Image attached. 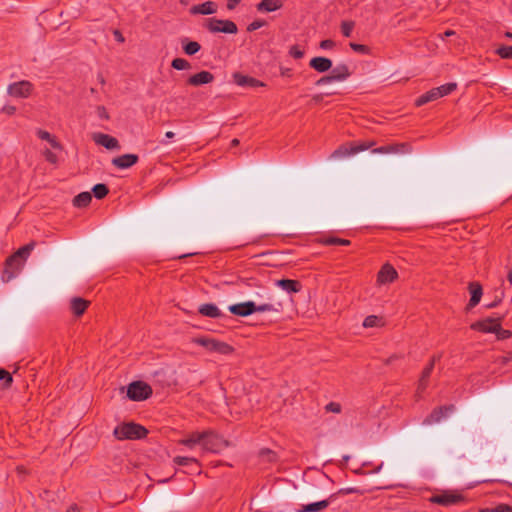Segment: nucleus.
Masks as SVG:
<instances>
[{
  "label": "nucleus",
  "instance_id": "nucleus-1",
  "mask_svg": "<svg viewBox=\"0 0 512 512\" xmlns=\"http://www.w3.org/2000/svg\"><path fill=\"white\" fill-rule=\"evenodd\" d=\"M33 248L34 243H29L19 248L14 254L6 259L5 267L1 276L4 283L10 282L20 273Z\"/></svg>",
  "mask_w": 512,
  "mask_h": 512
},
{
  "label": "nucleus",
  "instance_id": "nucleus-2",
  "mask_svg": "<svg viewBox=\"0 0 512 512\" xmlns=\"http://www.w3.org/2000/svg\"><path fill=\"white\" fill-rule=\"evenodd\" d=\"M228 310L230 311V313L236 316L247 317L255 312H278L279 308L272 303H263L260 305H256V303L253 301H247L243 303L230 305L228 307Z\"/></svg>",
  "mask_w": 512,
  "mask_h": 512
},
{
  "label": "nucleus",
  "instance_id": "nucleus-3",
  "mask_svg": "<svg viewBox=\"0 0 512 512\" xmlns=\"http://www.w3.org/2000/svg\"><path fill=\"white\" fill-rule=\"evenodd\" d=\"M147 429L135 423H123L115 427L113 434L118 440H137L146 437Z\"/></svg>",
  "mask_w": 512,
  "mask_h": 512
},
{
  "label": "nucleus",
  "instance_id": "nucleus-4",
  "mask_svg": "<svg viewBox=\"0 0 512 512\" xmlns=\"http://www.w3.org/2000/svg\"><path fill=\"white\" fill-rule=\"evenodd\" d=\"M202 26L212 34H236L238 32L236 23L228 19L224 20L216 17L206 18L203 21Z\"/></svg>",
  "mask_w": 512,
  "mask_h": 512
},
{
  "label": "nucleus",
  "instance_id": "nucleus-5",
  "mask_svg": "<svg viewBox=\"0 0 512 512\" xmlns=\"http://www.w3.org/2000/svg\"><path fill=\"white\" fill-rule=\"evenodd\" d=\"M193 342L198 344L204 348H206L210 352H217L222 355L231 354L233 352V347L227 344L226 342H222L216 340L214 338L209 337H199L194 338Z\"/></svg>",
  "mask_w": 512,
  "mask_h": 512
},
{
  "label": "nucleus",
  "instance_id": "nucleus-6",
  "mask_svg": "<svg viewBox=\"0 0 512 512\" xmlns=\"http://www.w3.org/2000/svg\"><path fill=\"white\" fill-rule=\"evenodd\" d=\"M152 395V388L145 382L135 381L129 384L127 396L132 401H143Z\"/></svg>",
  "mask_w": 512,
  "mask_h": 512
},
{
  "label": "nucleus",
  "instance_id": "nucleus-7",
  "mask_svg": "<svg viewBox=\"0 0 512 512\" xmlns=\"http://www.w3.org/2000/svg\"><path fill=\"white\" fill-rule=\"evenodd\" d=\"M205 436L202 440V447L209 452L218 453L228 446L226 440L213 431L202 432Z\"/></svg>",
  "mask_w": 512,
  "mask_h": 512
},
{
  "label": "nucleus",
  "instance_id": "nucleus-8",
  "mask_svg": "<svg viewBox=\"0 0 512 512\" xmlns=\"http://www.w3.org/2000/svg\"><path fill=\"white\" fill-rule=\"evenodd\" d=\"M33 84L30 81L22 80L8 85L7 93L14 98H28L33 91Z\"/></svg>",
  "mask_w": 512,
  "mask_h": 512
},
{
  "label": "nucleus",
  "instance_id": "nucleus-9",
  "mask_svg": "<svg viewBox=\"0 0 512 512\" xmlns=\"http://www.w3.org/2000/svg\"><path fill=\"white\" fill-rule=\"evenodd\" d=\"M464 500V497L456 492L444 491L440 494L431 496L430 502L441 506H451L458 504Z\"/></svg>",
  "mask_w": 512,
  "mask_h": 512
},
{
  "label": "nucleus",
  "instance_id": "nucleus-10",
  "mask_svg": "<svg viewBox=\"0 0 512 512\" xmlns=\"http://www.w3.org/2000/svg\"><path fill=\"white\" fill-rule=\"evenodd\" d=\"M454 411V405L442 406L435 408L423 421L425 425L439 423Z\"/></svg>",
  "mask_w": 512,
  "mask_h": 512
},
{
  "label": "nucleus",
  "instance_id": "nucleus-11",
  "mask_svg": "<svg viewBox=\"0 0 512 512\" xmlns=\"http://www.w3.org/2000/svg\"><path fill=\"white\" fill-rule=\"evenodd\" d=\"M398 277L396 269L389 263H385L377 274V284L385 285L392 283Z\"/></svg>",
  "mask_w": 512,
  "mask_h": 512
},
{
  "label": "nucleus",
  "instance_id": "nucleus-12",
  "mask_svg": "<svg viewBox=\"0 0 512 512\" xmlns=\"http://www.w3.org/2000/svg\"><path fill=\"white\" fill-rule=\"evenodd\" d=\"M499 323L500 319L487 318L473 323L471 329L484 333H495L496 330H499Z\"/></svg>",
  "mask_w": 512,
  "mask_h": 512
},
{
  "label": "nucleus",
  "instance_id": "nucleus-13",
  "mask_svg": "<svg viewBox=\"0 0 512 512\" xmlns=\"http://www.w3.org/2000/svg\"><path fill=\"white\" fill-rule=\"evenodd\" d=\"M337 498V494H331L327 499L321 500L318 502L310 503L307 505H303L296 512H322L324 511L330 503H332Z\"/></svg>",
  "mask_w": 512,
  "mask_h": 512
},
{
  "label": "nucleus",
  "instance_id": "nucleus-14",
  "mask_svg": "<svg viewBox=\"0 0 512 512\" xmlns=\"http://www.w3.org/2000/svg\"><path fill=\"white\" fill-rule=\"evenodd\" d=\"M93 140L97 145H101L108 150H118L120 149L119 141L108 134L97 133L93 135Z\"/></svg>",
  "mask_w": 512,
  "mask_h": 512
},
{
  "label": "nucleus",
  "instance_id": "nucleus-15",
  "mask_svg": "<svg viewBox=\"0 0 512 512\" xmlns=\"http://www.w3.org/2000/svg\"><path fill=\"white\" fill-rule=\"evenodd\" d=\"M218 10V5L213 1H206L201 4H196L190 7L189 13L191 15H212Z\"/></svg>",
  "mask_w": 512,
  "mask_h": 512
},
{
  "label": "nucleus",
  "instance_id": "nucleus-16",
  "mask_svg": "<svg viewBox=\"0 0 512 512\" xmlns=\"http://www.w3.org/2000/svg\"><path fill=\"white\" fill-rule=\"evenodd\" d=\"M440 359V356H433L429 364L422 371L421 377L419 379L417 393L420 394L425 391L428 386L429 377L434 369L435 362Z\"/></svg>",
  "mask_w": 512,
  "mask_h": 512
},
{
  "label": "nucleus",
  "instance_id": "nucleus-17",
  "mask_svg": "<svg viewBox=\"0 0 512 512\" xmlns=\"http://www.w3.org/2000/svg\"><path fill=\"white\" fill-rule=\"evenodd\" d=\"M139 160L136 154H123L112 159V164L119 169H128Z\"/></svg>",
  "mask_w": 512,
  "mask_h": 512
},
{
  "label": "nucleus",
  "instance_id": "nucleus-18",
  "mask_svg": "<svg viewBox=\"0 0 512 512\" xmlns=\"http://www.w3.org/2000/svg\"><path fill=\"white\" fill-rule=\"evenodd\" d=\"M213 80H214V75L211 72L201 71L199 73L191 75L187 80V84L197 87V86L209 84Z\"/></svg>",
  "mask_w": 512,
  "mask_h": 512
},
{
  "label": "nucleus",
  "instance_id": "nucleus-19",
  "mask_svg": "<svg viewBox=\"0 0 512 512\" xmlns=\"http://www.w3.org/2000/svg\"><path fill=\"white\" fill-rule=\"evenodd\" d=\"M309 66L319 73H324L332 68V61L326 57H314L310 60Z\"/></svg>",
  "mask_w": 512,
  "mask_h": 512
},
{
  "label": "nucleus",
  "instance_id": "nucleus-20",
  "mask_svg": "<svg viewBox=\"0 0 512 512\" xmlns=\"http://www.w3.org/2000/svg\"><path fill=\"white\" fill-rule=\"evenodd\" d=\"M330 77L334 82H341L350 77L351 72L346 64H338L331 68Z\"/></svg>",
  "mask_w": 512,
  "mask_h": 512
},
{
  "label": "nucleus",
  "instance_id": "nucleus-21",
  "mask_svg": "<svg viewBox=\"0 0 512 512\" xmlns=\"http://www.w3.org/2000/svg\"><path fill=\"white\" fill-rule=\"evenodd\" d=\"M233 79H234V82L238 85V86H249V87H260V86H264V83L259 81L258 79H255L253 77H249V76H246V75H243L239 72H236L233 74Z\"/></svg>",
  "mask_w": 512,
  "mask_h": 512
},
{
  "label": "nucleus",
  "instance_id": "nucleus-22",
  "mask_svg": "<svg viewBox=\"0 0 512 512\" xmlns=\"http://www.w3.org/2000/svg\"><path fill=\"white\" fill-rule=\"evenodd\" d=\"M276 286L280 287L287 293H298L302 289V284L298 280L280 279L276 281Z\"/></svg>",
  "mask_w": 512,
  "mask_h": 512
},
{
  "label": "nucleus",
  "instance_id": "nucleus-23",
  "mask_svg": "<svg viewBox=\"0 0 512 512\" xmlns=\"http://www.w3.org/2000/svg\"><path fill=\"white\" fill-rule=\"evenodd\" d=\"M283 7L282 0H262L256 5L257 11L261 13L274 12Z\"/></svg>",
  "mask_w": 512,
  "mask_h": 512
},
{
  "label": "nucleus",
  "instance_id": "nucleus-24",
  "mask_svg": "<svg viewBox=\"0 0 512 512\" xmlns=\"http://www.w3.org/2000/svg\"><path fill=\"white\" fill-rule=\"evenodd\" d=\"M198 312L205 317L209 318H221L223 316V313L221 310L217 307V305L213 303H205L199 306Z\"/></svg>",
  "mask_w": 512,
  "mask_h": 512
},
{
  "label": "nucleus",
  "instance_id": "nucleus-25",
  "mask_svg": "<svg viewBox=\"0 0 512 512\" xmlns=\"http://www.w3.org/2000/svg\"><path fill=\"white\" fill-rule=\"evenodd\" d=\"M469 291H470V294H471V298L469 300V303H468V308H473L475 307L481 300V297H482V287L479 283L477 282H471L469 284Z\"/></svg>",
  "mask_w": 512,
  "mask_h": 512
},
{
  "label": "nucleus",
  "instance_id": "nucleus-26",
  "mask_svg": "<svg viewBox=\"0 0 512 512\" xmlns=\"http://www.w3.org/2000/svg\"><path fill=\"white\" fill-rule=\"evenodd\" d=\"M89 301L80 298V297H74L71 299L70 302V308L74 315L81 316L89 306Z\"/></svg>",
  "mask_w": 512,
  "mask_h": 512
},
{
  "label": "nucleus",
  "instance_id": "nucleus-27",
  "mask_svg": "<svg viewBox=\"0 0 512 512\" xmlns=\"http://www.w3.org/2000/svg\"><path fill=\"white\" fill-rule=\"evenodd\" d=\"M204 434L202 432H193L187 438L181 439L179 441L180 444L187 446L189 448L194 447L196 444L202 445V440L204 438Z\"/></svg>",
  "mask_w": 512,
  "mask_h": 512
},
{
  "label": "nucleus",
  "instance_id": "nucleus-28",
  "mask_svg": "<svg viewBox=\"0 0 512 512\" xmlns=\"http://www.w3.org/2000/svg\"><path fill=\"white\" fill-rule=\"evenodd\" d=\"M441 98L437 88H432L425 94L421 95L415 102L416 106H422L428 102L435 101Z\"/></svg>",
  "mask_w": 512,
  "mask_h": 512
},
{
  "label": "nucleus",
  "instance_id": "nucleus-29",
  "mask_svg": "<svg viewBox=\"0 0 512 512\" xmlns=\"http://www.w3.org/2000/svg\"><path fill=\"white\" fill-rule=\"evenodd\" d=\"M173 462L178 466H193V471H198L200 466L198 460L192 457L176 456Z\"/></svg>",
  "mask_w": 512,
  "mask_h": 512
},
{
  "label": "nucleus",
  "instance_id": "nucleus-30",
  "mask_svg": "<svg viewBox=\"0 0 512 512\" xmlns=\"http://www.w3.org/2000/svg\"><path fill=\"white\" fill-rule=\"evenodd\" d=\"M37 136L41 139V140H45L47 141L52 148L54 149H58V150H61L62 149V145L60 144L59 141H57V139L55 138V136H53L52 134H50L48 131H45V130H37L36 132Z\"/></svg>",
  "mask_w": 512,
  "mask_h": 512
},
{
  "label": "nucleus",
  "instance_id": "nucleus-31",
  "mask_svg": "<svg viewBox=\"0 0 512 512\" xmlns=\"http://www.w3.org/2000/svg\"><path fill=\"white\" fill-rule=\"evenodd\" d=\"M92 196L90 192H81L73 199V205L78 208L86 207L90 204Z\"/></svg>",
  "mask_w": 512,
  "mask_h": 512
},
{
  "label": "nucleus",
  "instance_id": "nucleus-32",
  "mask_svg": "<svg viewBox=\"0 0 512 512\" xmlns=\"http://www.w3.org/2000/svg\"><path fill=\"white\" fill-rule=\"evenodd\" d=\"M352 155H354V152H352V145L350 147L346 145H341L331 154L330 158L343 159Z\"/></svg>",
  "mask_w": 512,
  "mask_h": 512
},
{
  "label": "nucleus",
  "instance_id": "nucleus-33",
  "mask_svg": "<svg viewBox=\"0 0 512 512\" xmlns=\"http://www.w3.org/2000/svg\"><path fill=\"white\" fill-rule=\"evenodd\" d=\"M405 147H397L394 145L381 146L379 148H375L372 152L379 154H388V153H398L406 151Z\"/></svg>",
  "mask_w": 512,
  "mask_h": 512
},
{
  "label": "nucleus",
  "instance_id": "nucleus-34",
  "mask_svg": "<svg viewBox=\"0 0 512 512\" xmlns=\"http://www.w3.org/2000/svg\"><path fill=\"white\" fill-rule=\"evenodd\" d=\"M92 191L97 199H103L109 193L108 187L102 183L96 184Z\"/></svg>",
  "mask_w": 512,
  "mask_h": 512
},
{
  "label": "nucleus",
  "instance_id": "nucleus-35",
  "mask_svg": "<svg viewBox=\"0 0 512 512\" xmlns=\"http://www.w3.org/2000/svg\"><path fill=\"white\" fill-rule=\"evenodd\" d=\"M436 88L438 89V93L440 94V97H444V96L452 93L457 88V84L454 82H451V83L443 84Z\"/></svg>",
  "mask_w": 512,
  "mask_h": 512
},
{
  "label": "nucleus",
  "instance_id": "nucleus-36",
  "mask_svg": "<svg viewBox=\"0 0 512 512\" xmlns=\"http://www.w3.org/2000/svg\"><path fill=\"white\" fill-rule=\"evenodd\" d=\"M201 49V46L196 41H189L183 45V50L187 55H194Z\"/></svg>",
  "mask_w": 512,
  "mask_h": 512
},
{
  "label": "nucleus",
  "instance_id": "nucleus-37",
  "mask_svg": "<svg viewBox=\"0 0 512 512\" xmlns=\"http://www.w3.org/2000/svg\"><path fill=\"white\" fill-rule=\"evenodd\" d=\"M495 52L503 59H512V46L502 45Z\"/></svg>",
  "mask_w": 512,
  "mask_h": 512
},
{
  "label": "nucleus",
  "instance_id": "nucleus-38",
  "mask_svg": "<svg viewBox=\"0 0 512 512\" xmlns=\"http://www.w3.org/2000/svg\"><path fill=\"white\" fill-rule=\"evenodd\" d=\"M171 66L176 70H186L191 67L190 63L184 58H175Z\"/></svg>",
  "mask_w": 512,
  "mask_h": 512
},
{
  "label": "nucleus",
  "instance_id": "nucleus-39",
  "mask_svg": "<svg viewBox=\"0 0 512 512\" xmlns=\"http://www.w3.org/2000/svg\"><path fill=\"white\" fill-rule=\"evenodd\" d=\"M324 244L326 245H343V246H348L350 245V240H347V239H342V238H338V237H328L324 240L323 242Z\"/></svg>",
  "mask_w": 512,
  "mask_h": 512
},
{
  "label": "nucleus",
  "instance_id": "nucleus-40",
  "mask_svg": "<svg viewBox=\"0 0 512 512\" xmlns=\"http://www.w3.org/2000/svg\"><path fill=\"white\" fill-rule=\"evenodd\" d=\"M380 322H381V318H379L376 315H370L364 319L363 326L365 328H372V327L378 326L380 324Z\"/></svg>",
  "mask_w": 512,
  "mask_h": 512
},
{
  "label": "nucleus",
  "instance_id": "nucleus-41",
  "mask_svg": "<svg viewBox=\"0 0 512 512\" xmlns=\"http://www.w3.org/2000/svg\"><path fill=\"white\" fill-rule=\"evenodd\" d=\"M354 22L353 21H343L341 23V32L345 37H350L352 34V31L354 29Z\"/></svg>",
  "mask_w": 512,
  "mask_h": 512
},
{
  "label": "nucleus",
  "instance_id": "nucleus-42",
  "mask_svg": "<svg viewBox=\"0 0 512 512\" xmlns=\"http://www.w3.org/2000/svg\"><path fill=\"white\" fill-rule=\"evenodd\" d=\"M0 380H4L5 388H9L13 382V378H12L11 374L3 368H0Z\"/></svg>",
  "mask_w": 512,
  "mask_h": 512
},
{
  "label": "nucleus",
  "instance_id": "nucleus-43",
  "mask_svg": "<svg viewBox=\"0 0 512 512\" xmlns=\"http://www.w3.org/2000/svg\"><path fill=\"white\" fill-rule=\"evenodd\" d=\"M374 145V142H363L361 144H353L352 145V152H354V155L359 153V152H362V151H365V150H368L370 149L372 146Z\"/></svg>",
  "mask_w": 512,
  "mask_h": 512
},
{
  "label": "nucleus",
  "instance_id": "nucleus-44",
  "mask_svg": "<svg viewBox=\"0 0 512 512\" xmlns=\"http://www.w3.org/2000/svg\"><path fill=\"white\" fill-rule=\"evenodd\" d=\"M350 48L354 51V52H357V53H360V54H369L370 52V49L368 46L366 45H363V44H357V43H353L351 42L349 44Z\"/></svg>",
  "mask_w": 512,
  "mask_h": 512
},
{
  "label": "nucleus",
  "instance_id": "nucleus-45",
  "mask_svg": "<svg viewBox=\"0 0 512 512\" xmlns=\"http://www.w3.org/2000/svg\"><path fill=\"white\" fill-rule=\"evenodd\" d=\"M495 334L500 340L509 339L512 337V332L510 330L502 329L501 322L499 323V330H496Z\"/></svg>",
  "mask_w": 512,
  "mask_h": 512
},
{
  "label": "nucleus",
  "instance_id": "nucleus-46",
  "mask_svg": "<svg viewBox=\"0 0 512 512\" xmlns=\"http://www.w3.org/2000/svg\"><path fill=\"white\" fill-rule=\"evenodd\" d=\"M481 512H512V507L507 504H500L495 508L482 510Z\"/></svg>",
  "mask_w": 512,
  "mask_h": 512
},
{
  "label": "nucleus",
  "instance_id": "nucleus-47",
  "mask_svg": "<svg viewBox=\"0 0 512 512\" xmlns=\"http://www.w3.org/2000/svg\"><path fill=\"white\" fill-rule=\"evenodd\" d=\"M289 54L294 59H301L304 56V51L301 50L299 46L293 45L289 50Z\"/></svg>",
  "mask_w": 512,
  "mask_h": 512
},
{
  "label": "nucleus",
  "instance_id": "nucleus-48",
  "mask_svg": "<svg viewBox=\"0 0 512 512\" xmlns=\"http://www.w3.org/2000/svg\"><path fill=\"white\" fill-rule=\"evenodd\" d=\"M43 156L45 157L46 161L51 164H56L58 162L57 155L49 149H45L43 151Z\"/></svg>",
  "mask_w": 512,
  "mask_h": 512
},
{
  "label": "nucleus",
  "instance_id": "nucleus-49",
  "mask_svg": "<svg viewBox=\"0 0 512 512\" xmlns=\"http://www.w3.org/2000/svg\"><path fill=\"white\" fill-rule=\"evenodd\" d=\"M325 410L327 412L332 413H340L341 412V405L337 402H330L325 406Z\"/></svg>",
  "mask_w": 512,
  "mask_h": 512
},
{
  "label": "nucleus",
  "instance_id": "nucleus-50",
  "mask_svg": "<svg viewBox=\"0 0 512 512\" xmlns=\"http://www.w3.org/2000/svg\"><path fill=\"white\" fill-rule=\"evenodd\" d=\"M265 25V21L263 20H254L253 22H251L248 27H247V30L248 31H255L259 28H261L262 26Z\"/></svg>",
  "mask_w": 512,
  "mask_h": 512
},
{
  "label": "nucleus",
  "instance_id": "nucleus-51",
  "mask_svg": "<svg viewBox=\"0 0 512 512\" xmlns=\"http://www.w3.org/2000/svg\"><path fill=\"white\" fill-rule=\"evenodd\" d=\"M335 46V42L330 39L322 40L320 42V48L324 50L332 49Z\"/></svg>",
  "mask_w": 512,
  "mask_h": 512
},
{
  "label": "nucleus",
  "instance_id": "nucleus-52",
  "mask_svg": "<svg viewBox=\"0 0 512 512\" xmlns=\"http://www.w3.org/2000/svg\"><path fill=\"white\" fill-rule=\"evenodd\" d=\"M332 82H334V81L332 80L330 75H326V76L321 77L319 80H317L316 85L321 86V85L329 84Z\"/></svg>",
  "mask_w": 512,
  "mask_h": 512
},
{
  "label": "nucleus",
  "instance_id": "nucleus-53",
  "mask_svg": "<svg viewBox=\"0 0 512 512\" xmlns=\"http://www.w3.org/2000/svg\"><path fill=\"white\" fill-rule=\"evenodd\" d=\"M97 113H98V116H99L100 118H102V119H108V118H109V115H108V113H107V111H106L105 107H103V106H99V107L97 108Z\"/></svg>",
  "mask_w": 512,
  "mask_h": 512
},
{
  "label": "nucleus",
  "instance_id": "nucleus-54",
  "mask_svg": "<svg viewBox=\"0 0 512 512\" xmlns=\"http://www.w3.org/2000/svg\"><path fill=\"white\" fill-rule=\"evenodd\" d=\"M16 111V108L14 106H11V105H5L3 108H2V112L3 113H6L8 115H13Z\"/></svg>",
  "mask_w": 512,
  "mask_h": 512
},
{
  "label": "nucleus",
  "instance_id": "nucleus-55",
  "mask_svg": "<svg viewBox=\"0 0 512 512\" xmlns=\"http://www.w3.org/2000/svg\"><path fill=\"white\" fill-rule=\"evenodd\" d=\"M241 0H227V9L234 10Z\"/></svg>",
  "mask_w": 512,
  "mask_h": 512
},
{
  "label": "nucleus",
  "instance_id": "nucleus-56",
  "mask_svg": "<svg viewBox=\"0 0 512 512\" xmlns=\"http://www.w3.org/2000/svg\"><path fill=\"white\" fill-rule=\"evenodd\" d=\"M245 284L249 287H260L259 282L253 278L246 279Z\"/></svg>",
  "mask_w": 512,
  "mask_h": 512
},
{
  "label": "nucleus",
  "instance_id": "nucleus-57",
  "mask_svg": "<svg viewBox=\"0 0 512 512\" xmlns=\"http://www.w3.org/2000/svg\"><path fill=\"white\" fill-rule=\"evenodd\" d=\"M114 36H115V39H116L117 41H119V42H124V37H123V35L121 34V32H120V31L115 30V31H114Z\"/></svg>",
  "mask_w": 512,
  "mask_h": 512
},
{
  "label": "nucleus",
  "instance_id": "nucleus-58",
  "mask_svg": "<svg viewBox=\"0 0 512 512\" xmlns=\"http://www.w3.org/2000/svg\"><path fill=\"white\" fill-rule=\"evenodd\" d=\"M356 492V489L355 488H347V489H341L339 490L338 493H336L337 495L340 494V493H343V494H349V493H354Z\"/></svg>",
  "mask_w": 512,
  "mask_h": 512
},
{
  "label": "nucleus",
  "instance_id": "nucleus-59",
  "mask_svg": "<svg viewBox=\"0 0 512 512\" xmlns=\"http://www.w3.org/2000/svg\"><path fill=\"white\" fill-rule=\"evenodd\" d=\"M97 79H98V82H99L101 85H104V84H105V79H104V76H103L102 74H98Z\"/></svg>",
  "mask_w": 512,
  "mask_h": 512
},
{
  "label": "nucleus",
  "instance_id": "nucleus-60",
  "mask_svg": "<svg viewBox=\"0 0 512 512\" xmlns=\"http://www.w3.org/2000/svg\"><path fill=\"white\" fill-rule=\"evenodd\" d=\"M165 136L168 139H172L175 136V133L172 131H168V132H166Z\"/></svg>",
  "mask_w": 512,
  "mask_h": 512
},
{
  "label": "nucleus",
  "instance_id": "nucleus-61",
  "mask_svg": "<svg viewBox=\"0 0 512 512\" xmlns=\"http://www.w3.org/2000/svg\"><path fill=\"white\" fill-rule=\"evenodd\" d=\"M454 34H455V31H453V30H447V31H445L444 36H445V37H450V36H452V35H454Z\"/></svg>",
  "mask_w": 512,
  "mask_h": 512
},
{
  "label": "nucleus",
  "instance_id": "nucleus-62",
  "mask_svg": "<svg viewBox=\"0 0 512 512\" xmlns=\"http://www.w3.org/2000/svg\"><path fill=\"white\" fill-rule=\"evenodd\" d=\"M67 512H80L79 509L76 506L70 507Z\"/></svg>",
  "mask_w": 512,
  "mask_h": 512
},
{
  "label": "nucleus",
  "instance_id": "nucleus-63",
  "mask_svg": "<svg viewBox=\"0 0 512 512\" xmlns=\"http://www.w3.org/2000/svg\"><path fill=\"white\" fill-rule=\"evenodd\" d=\"M238 144H239V140L236 138L231 141V146H237Z\"/></svg>",
  "mask_w": 512,
  "mask_h": 512
},
{
  "label": "nucleus",
  "instance_id": "nucleus-64",
  "mask_svg": "<svg viewBox=\"0 0 512 512\" xmlns=\"http://www.w3.org/2000/svg\"><path fill=\"white\" fill-rule=\"evenodd\" d=\"M505 36L509 39H512V32H506Z\"/></svg>",
  "mask_w": 512,
  "mask_h": 512
}]
</instances>
